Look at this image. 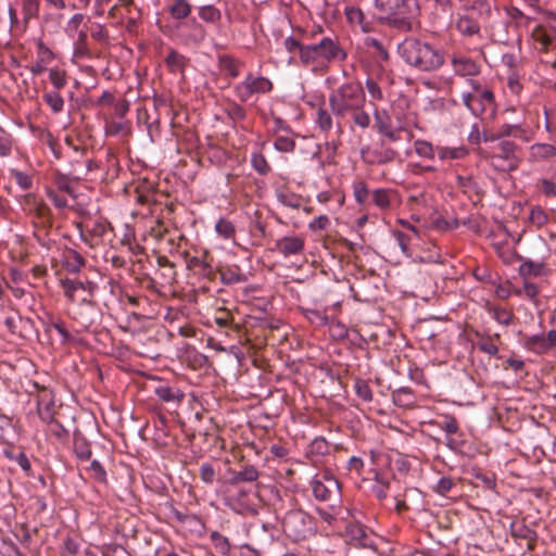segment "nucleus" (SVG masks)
I'll use <instances>...</instances> for the list:
<instances>
[{"mask_svg": "<svg viewBox=\"0 0 556 556\" xmlns=\"http://www.w3.org/2000/svg\"><path fill=\"white\" fill-rule=\"evenodd\" d=\"M355 392L357 396L366 402H370L372 400V392L369 388L368 383L364 380H356L355 381Z\"/></svg>", "mask_w": 556, "mask_h": 556, "instance_id": "obj_45", "label": "nucleus"}, {"mask_svg": "<svg viewBox=\"0 0 556 556\" xmlns=\"http://www.w3.org/2000/svg\"><path fill=\"white\" fill-rule=\"evenodd\" d=\"M371 200L376 206L386 210L390 206V197L386 189H376L371 193Z\"/></svg>", "mask_w": 556, "mask_h": 556, "instance_id": "obj_38", "label": "nucleus"}, {"mask_svg": "<svg viewBox=\"0 0 556 556\" xmlns=\"http://www.w3.org/2000/svg\"><path fill=\"white\" fill-rule=\"evenodd\" d=\"M273 89L271 81L266 77H254L249 74L245 79L235 87L237 97L242 101H248L254 93H266Z\"/></svg>", "mask_w": 556, "mask_h": 556, "instance_id": "obj_8", "label": "nucleus"}, {"mask_svg": "<svg viewBox=\"0 0 556 556\" xmlns=\"http://www.w3.org/2000/svg\"><path fill=\"white\" fill-rule=\"evenodd\" d=\"M216 232L224 239H231L236 233L233 224L230 220L220 218L215 225Z\"/></svg>", "mask_w": 556, "mask_h": 556, "instance_id": "obj_36", "label": "nucleus"}, {"mask_svg": "<svg viewBox=\"0 0 556 556\" xmlns=\"http://www.w3.org/2000/svg\"><path fill=\"white\" fill-rule=\"evenodd\" d=\"M274 147L280 152H292L295 148V142L290 136L281 135L276 138Z\"/></svg>", "mask_w": 556, "mask_h": 556, "instance_id": "obj_40", "label": "nucleus"}, {"mask_svg": "<svg viewBox=\"0 0 556 556\" xmlns=\"http://www.w3.org/2000/svg\"><path fill=\"white\" fill-rule=\"evenodd\" d=\"M49 425L50 432L55 435L59 440H64L68 437V431L63 427L61 422L52 417L51 421H46Z\"/></svg>", "mask_w": 556, "mask_h": 556, "instance_id": "obj_53", "label": "nucleus"}, {"mask_svg": "<svg viewBox=\"0 0 556 556\" xmlns=\"http://www.w3.org/2000/svg\"><path fill=\"white\" fill-rule=\"evenodd\" d=\"M500 152L494 154L492 157L494 160L502 159L509 162L508 168H516V156L515 152L517 150V146L515 142L510 140H502L498 144Z\"/></svg>", "mask_w": 556, "mask_h": 556, "instance_id": "obj_15", "label": "nucleus"}, {"mask_svg": "<svg viewBox=\"0 0 556 556\" xmlns=\"http://www.w3.org/2000/svg\"><path fill=\"white\" fill-rule=\"evenodd\" d=\"M307 319L316 326H325L329 323L327 315L318 309H308L306 312Z\"/></svg>", "mask_w": 556, "mask_h": 556, "instance_id": "obj_54", "label": "nucleus"}, {"mask_svg": "<svg viewBox=\"0 0 556 556\" xmlns=\"http://www.w3.org/2000/svg\"><path fill=\"white\" fill-rule=\"evenodd\" d=\"M23 321L24 319L18 313H12L10 315H7L3 320L8 330L13 334L18 332V324Z\"/></svg>", "mask_w": 556, "mask_h": 556, "instance_id": "obj_50", "label": "nucleus"}, {"mask_svg": "<svg viewBox=\"0 0 556 556\" xmlns=\"http://www.w3.org/2000/svg\"><path fill=\"white\" fill-rule=\"evenodd\" d=\"M276 249L285 256L295 255L303 251L304 240L300 237H283L277 241Z\"/></svg>", "mask_w": 556, "mask_h": 556, "instance_id": "obj_13", "label": "nucleus"}, {"mask_svg": "<svg viewBox=\"0 0 556 556\" xmlns=\"http://www.w3.org/2000/svg\"><path fill=\"white\" fill-rule=\"evenodd\" d=\"M525 346L536 354H543L549 350L544 334L528 337L525 341Z\"/></svg>", "mask_w": 556, "mask_h": 556, "instance_id": "obj_25", "label": "nucleus"}, {"mask_svg": "<svg viewBox=\"0 0 556 556\" xmlns=\"http://www.w3.org/2000/svg\"><path fill=\"white\" fill-rule=\"evenodd\" d=\"M199 16L205 22L215 23L220 20L222 13L214 5H202L199 9Z\"/></svg>", "mask_w": 556, "mask_h": 556, "instance_id": "obj_33", "label": "nucleus"}, {"mask_svg": "<svg viewBox=\"0 0 556 556\" xmlns=\"http://www.w3.org/2000/svg\"><path fill=\"white\" fill-rule=\"evenodd\" d=\"M500 138L503 139L505 137H521L523 134L522 128L519 125L504 124L498 127Z\"/></svg>", "mask_w": 556, "mask_h": 556, "instance_id": "obj_42", "label": "nucleus"}, {"mask_svg": "<svg viewBox=\"0 0 556 556\" xmlns=\"http://www.w3.org/2000/svg\"><path fill=\"white\" fill-rule=\"evenodd\" d=\"M317 124L323 131H329L332 128V117L327 110L318 109Z\"/></svg>", "mask_w": 556, "mask_h": 556, "instance_id": "obj_44", "label": "nucleus"}, {"mask_svg": "<svg viewBox=\"0 0 556 556\" xmlns=\"http://www.w3.org/2000/svg\"><path fill=\"white\" fill-rule=\"evenodd\" d=\"M462 100L475 116H481L489 110L493 113L495 109L494 94L490 89H485L481 93H463Z\"/></svg>", "mask_w": 556, "mask_h": 556, "instance_id": "obj_7", "label": "nucleus"}, {"mask_svg": "<svg viewBox=\"0 0 556 556\" xmlns=\"http://www.w3.org/2000/svg\"><path fill=\"white\" fill-rule=\"evenodd\" d=\"M286 535L293 541L305 540L313 534V519L302 509L289 510L282 519Z\"/></svg>", "mask_w": 556, "mask_h": 556, "instance_id": "obj_4", "label": "nucleus"}, {"mask_svg": "<svg viewBox=\"0 0 556 556\" xmlns=\"http://www.w3.org/2000/svg\"><path fill=\"white\" fill-rule=\"evenodd\" d=\"M365 45L368 48H374L377 52V55L380 58V60H382V61L389 60V53L379 39L374 38V37H368L365 39Z\"/></svg>", "mask_w": 556, "mask_h": 556, "instance_id": "obj_43", "label": "nucleus"}, {"mask_svg": "<svg viewBox=\"0 0 556 556\" xmlns=\"http://www.w3.org/2000/svg\"><path fill=\"white\" fill-rule=\"evenodd\" d=\"M471 9L476 11L480 16H489L491 14V5L486 0L473 1Z\"/></svg>", "mask_w": 556, "mask_h": 556, "instance_id": "obj_60", "label": "nucleus"}, {"mask_svg": "<svg viewBox=\"0 0 556 556\" xmlns=\"http://www.w3.org/2000/svg\"><path fill=\"white\" fill-rule=\"evenodd\" d=\"M165 62L172 73L182 74L187 65V59L175 50H172L168 53Z\"/></svg>", "mask_w": 556, "mask_h": 556, "instance_id": "obj_24", "label": "nucleus"}, {"mask_svg": "<svg viewBox=\"0 0 556 556\" xmlns=\"http://www.w3.org/2000/svg\"><path fill=\"white\" fill-rule=\"evenodd\" d=\"M220 315L215 317V324L220 328H227L232 325V317L230 314L224 308L219 311Z\"/></svg>", "mask_w": 556, "mask_h": 556, "instance_id": "obj_64", "label": "nucleus"}, {"mask_svg": "<svg viewBox=\"0 0 556 556\" xmlns=\"http://www.w3.org/2000/svg\"><path fill=\"white\" fill-rule=\"evenodd\" d=\"M200 478L206 484H212L215 479V469L210 463H203L200 467Z\"/></svg>", "mask_w": 556, "mask_h": 556, "instance_id": "obj_55", "label": "nucleus"}, {"mask_svg": "<svg viewBox=\"0 0 556 556\" xmlns=\"http://www.w3.org/2000/svg\"><path fill=\"white\" fill-rule=\"evenodd\" d=\"M354 197L357 203L363 204L369 197V191L365 182H357L354 185Z\"/></svg>", "mask_w": 556, "mask_h": 556, "instance_id": "obj_58", "label": "nucleus"}, {"mask_svg": "<svg viewBox=\"0 0 556 556\" xmlns=\"http://www.w3.org/2000/svg\"><path fill=\"white\" fill-rule=\"evenodd\" d=\"M74 453L81 460H87L91 457L90 444L84 437L75 434Z\"/></svg>", "mask_w": 556, "mask_h": 556, "instance_id": "obj_26", "label": "nucleus"}, {"mask_svg": "<svg viewBox=\"0 0 556 556\" xmlns=\"http://www.w3.org/2000/svg\"><path fill=\"white\" fill-rule=\"evenodd\" d=\"M155 394L165 402L180 401L182 395H178L172 388L167 386H161L155 389Z\"/></svg>", "mask_w": 556, "mask_h": 556, "instance_id": "obj_47", "label": "nucleus"}, {"mask_svg": "<svg viewBox=\"0 0 556 556\" xmlns=\"http://www.w3.org/2000/svg\"><path fill=\"white\" fill-rule=\"evenodd\" d=\"M530 219L536 226H542L547 222V216L541 207L536 206L531 210Z\"/></svg>", "mask_w": 556, "mask_h": 556, "instance_id": "obj_59", "label": "nucleus"}, {"mask_svg": "<svg viewBox=\"0 0 556 556\" xmlns=\"http://www.w3.org/2000/svg\"><path fill=\"white\" fill-rule=\"evenodd\" d=\"M511 534L516 538H521L526 540H532L535 535V532L531 530L523 523L513 522L510 526Z\"/></svg>", "mask_w": 556, "mask_h": 556, "instance_id": "obj_39", "label": "nucleus"}, {"mask_svg": "<svg viewBox=\"0 0 556 556\" xmlns=\"http://www.w3.org/2000/svg\"><path fill=\"white\" fill-rule=\"evenodd\" d=\"M489 312L498 324L508 326L513 323L514 315L506 308L492 306Z\"/></svg>", "mask_w": 556, "mask_h": 556, "instance_id": "obj_35", "label": "nucleus"}, {"mask_svg": "<svg viewBox=\"0 0 556 556\" xmlns=\"http://www.w3.org/2000/svg\"><path fill=\"white\" fill-rule=\"evenodd\" d=\"M345 534L348 540L355 546L370 549H375L376 547L372 536L367 532V529L358 522L349 523L345 529Z\"/></svg>", "mask_w": 556, "mask_h": 556, "instance_id": "obj_10", "label": "nucleus"}, {"mask_svg": "<svg viewBox=\"0 0 556 556\" xmlns=\"http://www.w3.org/2000/svg\"><path fill=\"white\" fill-rule=\"evenodd\" d=\"M533 160H549L556 155V148L549 143H534L530 148Z\"/></svg>", "mask_w": 556, "mask_h": 556, "instance_id": "obj_19", "label": "nucleus"}, {"mask_svg": "<svg viewBox=\"0 0 556 556\" xmlns=\"http://www.w3.org/2000/svg\"><path fill=\"white\" fill-rule=\"evenodd\" d=\"M24 202L29 207V213L34 214L45 227L52 226V214L46 203L38 201L33 193L26 194Z\"/></svg>", "mask_w": 556, "mask_h": 556, "instance_id": "obj_12", "label": "nucleus"}, {"mask_svg": "<svg viewBox=\"0 0 556 556\" xmlns=\"http://www.w3.org/2000/svg\"><path fill=\"white\" fill-rule=\"evenodd\" d=\"M454 72L459 76H476L480 73V66L471 59L460 56L453 58Z\"/></svg>", "mask_w": 556, "mask_h": 556, "instance_id": "obj_14", "label": "nucleus"}, {"mask_svg": "<svg viewBox=\"0 0 556 556\" xmlns=\"http://www.w3.org/2000/svg\"><path fill=\"white\" fill-rule=\"evenodd\" d=\"M84 265L85 258L78 252L72 250L66 258V269L71 273H77Z\"/></svg>", "mask_w": 556, "mask_h": 556, "instance_id": "obj_34", "label": "nucleus"}, {"mask_svg": "<svg viewBox=\"0 0 556 556\" xmlns=\"http://www.w3.org/2000/svg\"><path fill=\"white\" fill-rule=\"evenodd\" d=\"M345 58L344 50L330 37H323L318 42L301 48V62L304 65L344 60Z\"/></svg>", "mask_w": 556, "mask_h": 556, "instance_id": "obj_3", "label": "nucleus"}, {"mask_svg": "<svg viewBox=\"0 0 556 556\" xmlns=\"http://www.w3.org/2000/svg\"><path fill=\"white\" fill-rule=\"evenodd\" d=\"M43 101L51 108L53 113H60L64 108V100L56 91L46 92L42 96Z\"/></svg>", "mask_w": 556, "mask_h": 556, "instance_id": "obj_31", "label": "nucleus"}, {"mask_svg": "<svg viewBox=\"0 0 556 556\" xmlns=\"http://www.w3.org/2000/svg\"><path fill=\"white\" fill-rule=\"evenodd\" d=\"M329 224H330V220H329L328 216L320 215L317 218L313 219L308 224V228L312 231L324 230L329 226Z\"/></svg>", "mask_w": 556, "mask_h": 556, "instance_id": "obj_61", "label": "nucleus"}, {"mask_svg": "<svg viewBox=\"0 0 556 556\" xmlns=\"http://www.w3.org/2000/svg\"><path fill=\"white\" fill-rule=\"evenodd\" d=\"M377 9L384 17L399 14H418L419 5L416 0H376Z\"/></svg>", "mask_w": 556, "mask_h": 556, "instance_id": "obj_9", "label": "nucleus"}, {"mask_svg": "<svg viewBox=\"0 0 556 556\" xmlns=\"http://www.w3.org/2000/svg\"><path fill=\"white\" fill-rule=\"evenodd\" d=\"M219 68L227 73L230 77L236 78L240 75L242 63L229 55H220L218 58Z\"/></svg>", "mask_w": 556, "mask_h": 556, "instance_id": "obj_21", "label": "nucleus"}, {"mask_svg": "<svg viewBox=\"0 0 556 556\" xmlns=\"http://www.w3.org/2000/svg\"><path fill=\"white\" fill-rule=\"evenodd\" d=\"M375 123H376V128L380 135L383 131H387L388 129H390L392 127L390 116L388 115V113L386 111H382V112L376 111L375 112Z\"/></svg>", "mask_w": 556, "mask_h": 556, "instance_id": "obj_41", "label": "nucleus"}, {"mask_svg": "<svg viewBox=\"0 0 556 556\" xmlns=\"http://www.w3.org/2000/svg\"><path fill=\"white\" fill-rule=\"evenodd\" d=\"M89 469L91 471L92 478L96 481H98L100 483H106V471L103 468V466L100 464V462H98L96 459L92 460L90 463Z\"/></svg>", "mask_w": 556, "mask_h": 556, "instance_id": "obj_51", "label": "nucleus"}, {"mask_svg": "<svg viewBox=\"0 0 556 556\" xmlns=\"http://www.w3.org/2000/svg\"><path fill=\"white\" fill-rule=\"evenodd\" d=\"M11 175L15 182L23 189L28 190L33 186V180L29 175L17 169H12Z\"/></svg>", "mask_w": 556, "mask_h": 556, "instance_id": "obj_49", "label": "nucleus"}, {"mask_svg": "<svg viewBox=\"0 0 556 556\" xmlns=\"http://www.w3.org/2000/svg\"><path fill=\"white\" fill-rule=\"evenodd\" d=\"M251 164L260 175H267L270 170V166L262 153H253L251 156Z\"/></svg>", "mask_w": 556, "mask_h": 556, "instance_id": "obj_37", "label": "nucleus"}, {"mask_svg": "<svg viewBox=\"0 0 556 556\" xmlns=\"http://www.w3.org/2000/svg\"><path fill=\"white\" fill-rule=\"evenodd\" d=\"M415 152L425 159L433 160L437 154L435 147L426 140H416L414 142Z\"/></svg>", "mask_w": 556, "mask_h": 556, "instance_id": "obj_29", "label": "nucleus"}, {"mask_svg": "<svg viewBox=\"0 0 556 556\" xmlns=\"http://www.w3.org/2000/svg\"><path fill=\"white\" fill-rule=\"evenodd\" d=\"M478 349L489 355H496L498 352L497 346L493 343L491 337L482 338L478 343Z\"/></svg>", "mask_w": 556, "mask_h": 556, "instance_id": "obj_56", "label": "nucleus"}, {"mask_svg": "<svg viewBox=\"0 0 556 556\" xmlns=\"http://www.w3.org/2000/svg\"><path fill=\"white\" fill-rule=\"evenodd\" d=\"M401 59L420 72H433L444 64V54L440 49L416 38H406L399 45Z\"/></svg>", "mask_w": 556, "mask_h": 556, "instance_id": "obj_1", "label": "nucleus"}, {"mask_svg": "<svg viewBox=\"0 0 556 556\" xmlns=\"http://www.w3.org/2000/svg\"><path fill=\"white\" fill-rule=\"evenodd\" d=\"M61 286L64 290V294L72 301H76L77 293L79 291L86 293L80 298V307H93L96 303L91 300L98 286L90 280H79V279H63L61 280Z\"/></svg>", "mask_w": 556, "mask_h": 556, "instance_id": "obj_5", "label": "nucleus"}, {"mask_svg": "<svg viewBox=\"0 0 556 556\" xmlns=\"http://www.w3.org/2000/svg\"><path fill=\"white\" fill-rule=\"evenodd\" d=\"M258 476V470L254 466L249 465L243 467L240 471H233L229 482L231 485L238 484L239 482H254L257 480Z\"/></svg>", "mask_w": 556, "mask_h": 556, "instance_id": "obj_17", "label": "nucleus"}, {"mask_svg": "<svg viewBox=\"0 0 556 556\" xmlns=\"http://www.w3.org/2000/svg\"><path fill=\"white\" fill-rule=\"evenodd\" d=\"M309 484L312 488L313 495L317 501H340V483L330 472L323 473L320 479H313Z\"/></svg>", "mask_w": 556, "mask_h": 556, "instance_id": "obj_6", "label": "nucleus"}, {"mask_svg": "<svg viewBox=\"0 0 556 556\" xmlns=\"http://www.w3.org/2000/svg\"><path fill=\"white\" fill-rule=\"evenodd\" d=\"M37 412L42 421H51L55 414L54 396L52 391L42 387L36 397Z\"/></svg>", "mask_w": 556, "mask_h": 556, "instance_id": "obj_11", "label": "nucleus"}, {"mask_svg": "<svg viewBox=\"0 0 556 556\" xmlns=\"http://www.w3.org/2000/svg\"><path fill=\"white\" fill-rule=\"evenodd\" d=\"M126 128V123L124 122H108L105 126V132L109 136H117Z\"/></svg>", "mask_w": 556, "mask_h": 556, "instance_id": "obj_63", "label": "nucleus"}, {"mask_svg": "<svg viewBox=\"0 0 556 556\" xmlns=\"http://www.w3.org/2000/svg\"><path fill=\"white\" fill-rule=\"evenodd\" d=\"M40 0H22L24 21L28 22L39 15Z\"/></svg>", "mask_w": 556, "mask_h": 556, "instance_id": "obj_30", "label": "nucleus"}, {"mask_svg": "<svg viewBox=\"0 0 556 556\" xmlns=\"http://www.w3.org/2000/svg\"><path fill=\"white\" fill-rule=\"evenodd\" d=\"M49 79L55 89H62L66 85L65 73L58 67L51 68Z\"/></svg>", "mask_w": 556, "mask_h": 556, "instance_id": "obj_48", "label": "nucleus"}, {"mask_svg": "<svg viewBox=\"0 0 556 556\" xmlns=\"http://www.w3.org/2000/svg\"><path fill=\"white\" fill-rule=\"evenodd\" d=\"M349 116L353 118L355 125L359 126L363 129L369 127L370 125V117L368 113H366L363 109H358L351 112Z\"/></svg>", "mask_w": 556, "mask_h": 556, "instance_id": "obj_46", "label": "nucleus"}, {"mask_svg": "<svg viewBox=\"0 0 556 556\" xmlns=\"http://www.w3.org/2000/svg\"><path fill=\"white\" fill-rule=\"evenodd\" d=\"M522 263L519 266V275L523 279H528L529 277H539L544 271V263L536 262L529 258H521Z\"/></svg>", "mask_w": 556, "mask_h": 556, "instance_id": "obj_16", "label": "nucleus"}, {"mask_svg": "<svg viewBox=\"0 0 556 556\" xmlns=\"http://www.w3.org/2000/svg\"><path fill=\"white\" fill-rule=\"evenodd\" d=\"M191 8L186 0H176L169 8V12L174 18L181 20L190 14Z\"/></svg>", "mask_w": 556, "mask_h": 556, "instance_id": "obj_32", "label": "nucleus"}, {"mask_svg": "<svg viewBox=\"0 0 556 556\" xmlns=\"http://www.w3.org/2000/svg\"><path fill=\"white\" fill-rule=\"evenodd\" d=\"M187 267L190 269H198L199 274L203 277L210 278L213 274L212 265L205 257L192 256L187 261Z\"/></svg>", "mask_w": 556, "mask_h": 556, "instance_id": "obj_22", "label": "nucleus"}, {"mask_svg": "<svg viewBox=\"0 0 556 556\" xmlns=\"http://www.w3.org/2000/svg\"><path fill=\"white\" fill-rule=\"evenodd\" d=\"M418 14H399L392 15L388 17H383L387 23L401 30V31H409L412 29V20L416 17Z\"/></svg>", "mask_w": 556, "mask_h": 556, "instance_id": "obj_18", "label": "nucleus"}, {"mask_svg": "<svg viewBox=\"0 0 556 556\" xmlns=\"http://www.w3.org/2000/svg\"><path fill=\"white\" fill-rule=\"evenodd\" d=\"M437 154L440 160H459L467 155L468 151L464 147L448 148V147H435Z\"/></svg>", "mask_w": 556, "mask_h": 556, "instance_id": "obj_23", "label": "nucleus"}, {"mask_svg": "<svg viewBox=\"0 0 556 556\" xmlns=\"http://www.w3.org/2000/svg\"><path fill=\"white\" fill-rule=\"evenodd\" d=\"M226 113L228 117L233 122L242 121L245 118L247 115L245 110L235 102L228 105V108L226 109Z\"/></svg>", "mask_w": 556, "mask_h": 556, "instance_id": "obj_52", "label": "nucleus"}, {"mask_svg": "<svg viewBox=\"0 0 556 556\" xmlns=\"http://www.w3.org/2000/svg\"><path fill=\"white\" fill-rule=\"evenodd\" d=\"M453 485H454V482L451 478L441 477L438 480L437 484L434 485L433 490H434V492H437L440 495H445L451 491Z\"/></svg>", "mask_w": 556, "mask_h": 556, "instance_id": "obj_57", "label": "nucleus"}, {"mask_svg": "<svg viewBox=\"0 0 556 556\" xmlns=\"http://www.w3.org/2000/svg\"><path fill=\"white\" fill-rule=\"evenodd\" d=\"M211 542L213 543L215 549L222 554L223 556H226L230 552V542L228 538L223 535L222 533L217 531H213L210 534Z\"/></svg>", "mask_w": 556, "mask_h": 556, "instance_id": "obj_27", "label": "nucleus"}, {"mask_svg": "<svg viewBox=\"0 0 556 556\" xmlns=\"http://www.w3.org/2000/svg\"><path fill=\"white\" fill-rule=\"evenodd\" d=\"M378 484L372 488V493L378 500H384L387 497V490L390 488L388 481H383L377 478Z\"/></svg>", "mask_w": 556, "mask_h": 556, "instance_id": "obj_62", "label": "nucleus"}, {"mask_svg": "<svg viewBox=\"0 0 556 556\" xmlns=\"http://www.w3.org/2000/svg\"><path fill=\"white\" fill-rule=\"evenodd\" d=\"M456 29L465 36L479 34L480 25L470 16H460L456 22Z\"/></svg>", "mask_w": 556, "mask_h": 556, "instance_id": "obj_20", "label": "nucleus"}, {"mask_svg": "<svg viewBox=\"0 0 556 556\" xmlns=\"http://www.w3.org/2000/svg\"><path fill=\"white\" fill-rule=\"evenodd\" d=\"M220 280L225 285H235L244 282L247 277L244 274L240 273L238 268H226L220 270Z\"/></svg>", "mask_w": 556, "mask_h": 556, "instance_id": "obj_28", "label": "nucleus"}, {"mask_svg": "<svg viewBox=\"0 0 556 556\" xmlns=\"http://www.w3.org/2000/svg\"><path fill=\"white\" fill-rule=\"evenodd\" d=\"M366 94L359 83H345L329 96V106L337 118H345L351 112L364 109Z\"/></svg>", "mask_w": 556, "mask_h": 556, "instance_id": "obj_2", "label": "nucleus"}]
</instances>
